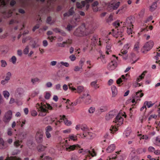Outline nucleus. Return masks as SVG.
Masks as SVG:
<instances>
[{
  "mask_svg": "<svg viewBox=\"0 0 160 160\" xmlns=\"http://www.w3.org/2000/svg\"><path fill=\"white\" fill-rule=\"evenodd\" d=\"M74 35L77 37H82L87 35L86 28L82 26L77 28L73 33Z\"/></svg>",
  "mask_w": 160,
  "mask_h": 160,
  "instance_id": "1",
  "label": "nucleus"
},
{
  "mask_svg": "<svg viewBox=\"0 0 160 160\" xmlns=\"http://www.w3.org/2000/svg\"><path fill=\"white\" fill-rule=\"evenodd\" d=\"M41 105L37 103L36 105V107L38 111H40L39 115L41 116H44L46 114V111L47 110L46 109V106L45 105H42V103H41Z\"/></svg>",
  "mask_w": 160,
  "mask_h": 160,
  "instance_id": "2",
  "label": "nucleus"
},
{
  "mask_svg": "<svg viewBox=\"0 0 160 160\" xmlns=\"http://www.w3.org/2000/svg\"><path fill=\"white\" fill-rule=\"evenodd\" d=\"M43 133L41 131H38L36 133L35 139L38 143H42L43 141Z\"/></svg>",
  "mask_w": 160,
  "mask_h": 160,
  "instance_id": "3",
  "label": "nucleus"
},
{
  "mask_svg": "<svg viewBox=\"0 0 160 160\" xmlns=\"http://www.w3.org/2000/svg\"><path fill=\"white\" fill-rule=\"evenodd\" d=\"M134 22V20L132 17H129L127 18L125 22H124V26L126 27L127 28L132 27L133 28V24Z\"/></svg>",
  "mask_w": 160,
  "mask_h": 160,
  "instance_id": "4",
  "label": "nucleus"
},
{
  "mask_svg": "<svg viewBox=\"0 0 160 160\" xmlns=\"http://www.w3.org/2000/svg\"><path fill=\"white\" fill-rule=\"evenodd\" d=\"M12 117V112L10 111H8L6 112L3 118V121L5 123L8 122Z\"/></svg>",
  "mask_w": 160,
  "mask_h": 160,
  "instance_id": "5",
  "label": "nucleus"
},
{
  "mask_svg": "<svg viewBox=\"0 0 160 160\" xmlns=\"http://www.w3.org/2000/svg\"><path fill=\"white\" fill-rule=\"evenodd\" d=\"M154 42L153 41L150 40L146 42L143 46V48L147 51L150 50L153 47Z\"/></svg>",
  "mask_w": 160,
  "mask_h": 160,
  "instance_id": "6",
  "label": "nucleus"
},
{
  "mask_svg": "<svg viewBox=\"0 0 160 160\" xmlns=\"http://www.w3.org/2000/svg\"><path fill=\"white\" fill-rule=\"evenodd\" d=\"M123 118L120 115H118L116 117L115 121L113 122L117 123V125L120 126L123 123Z\"/></svg>",
  "mask_w": 160,
  "mask_h": 160,
  "instance_id": "7",
  "label": "nucleus"
},
{
  "mask_svg": "<svg viewBox=\"0 0 160 160\" xmlns=\"http://www.w3.org/2000/svg\"><path fill=\"white\" fill-rule=\"evenodd\" d=\"M116 115L115 112L111 111L107 114L105 116V119L107 121L110 120Z\"/></svg>",
  "mask_w": 160,
  "mask_h": 160,
  "instance_id": "8",
  "label": "nucleus"
},
{
  "mask_svg": "<svg viewBox=\"0 0 160 160\" xmlns=\"http://www.w3.org/2000/svg\"><path fill=\"white\" fill-rule=\"evenodd\" d=\"M117 66V63L114 61H112L109 63L108 68L110 70L114 69Z\"/></svg>",
  "mask_w": 160,
  "mask_h": 160,
  "instance_id": "9",
  "label": "nucleus"
},
{
  "mask_svg": "<svg viewBox=\"0 0 160 160\" xmlns=\"http://www.w3.org/2000/svg\"><path fill=\"white\" fill-rule=\"evenodd\" d=\"M23 90L22 88H18L15 91V96L17 98H19L23 93Z\"/></svg>",
  "mask_w": 160,
  "mask_h": 160,
  "instance_id": "10",
  "label": "nucleus"
},
{
  "mask_svg": "<svg viewBox=\"0 0 160 160\" xmlns=\"http://www.w3.org/2000/svg\"><path fill=\"white\" fill-rule=\"evenodd\" d=\"M130 45L129 44H127L125 45L124 47V50L122 49L121 50V53H122V55L121 54H119V55H122L123 57L124 55H125L127 53V51L126 50V49H128L130 47Z\"/></svg>",
  "mask_w": 160,
  "mask_h": 160,
  "instance_id": "11",
  "label": "nucleus"
},
{
  "mask_svg": "<svg viewBox=\"0 0 160 160\" xmlns=\"http://www.w3.org/2000/svg\"><path fill=\"white\" fill-rule=\"evenodd\" d=\"M75 13L74 8L73 7H72L67 12L64 14L63 16L65 17H69L70 16L73 15Z\"/></svg>",
  "mask_w": 160,
  "mask_h": 160,
  "instance_id": "12",
  "label": "nucleus"
},
{
  "mask_svg": "<svg viewBox=\"0 0 160 160\" xmlns=\"http://www.w3.org/2000/svg\"><path fill=\"white\" fill-rule=\"evenodd\" d=\"M115 148L116 147L114 144L110 145L107 148L106 151L108 152H111L115 150Z\"/></svg>",
  "mask_w": 160,
  "mask_h": 160,
  "instance_id": "13",
  "label": "nucleus"
},
{
  "mask_svg": "<svg viewBox=\"0 0 160 160\" xmlns=\"http://www.w3.org/2000/svg\"><path fill=\"white\" fill-rule=\"evenodd\" d=\"M29 45L32 48H36L39 46V45L37 42L34 40H32L30 41Z\"/></svg>",
  "mask_w": 160,
  "mask_h": 160,
  "instance_id": "14",
  "label": "nucleus"
},
{
  "mask_svg": "<svg viewBox=\"0 0 160 160\" xmlns=\"http://www.w3.org/2000/svg\"><path fill=\"white\" fill-rule=\"evenodd\" d=\"M86 4V2L85 1H82L81 3L77 2H76V6L78 8L81 9L84 7Z\"/></svg>",
  "mask_w": 160,
  "mask_h": 160,
  "instance_id": "15",
  "label": "nucleus"
},
{
  "mask_svg": "<svg viewBox=\"0 0 160 160\" xmlns=\"http://www.w3.org/2000/svg\"><path fill=\"white\" fill-rule=\"evenodd\" d=\"M76 147H78L79 148H80V146L78 145H70V146H69L68 147L66 148V149L67 151H71L72 150H74V149H75V148Z\"/></svg>",
  "mask_w": 160,
  "mask_h": 160,
  "instance_id": "16",
  "label": "nucleus"
},
{
  "mask_svg": "<svg viewBox=\"0 0 160 160\" xmlns=\"http://www.w3.org/2000/svg\"><path fill=\"white\" fill-rule=\"evenodd\" d=\"M61 120L63 119L64 120L65 124L67 126H70L71 124V122L70 121L68 120L65 118V115H63L62 117L60 119Z\"/></svg>",
  "mask_w": 160,
  "mask_h": 160,
  "instance_id": "17",
  "label": "nucleus"
},
{
  "mask_svg": "<svg viewBox=\"0 0 160 160\" xmlns=\"http://www.w3.org/2000/svg\"><path fill=\"white\" fill-rule=\"evenodd\" d=\"M112 96L115 97L117 94V90L115 86H113L111 87Z\"/></svg>",
  "mask_w": 160,
  "mask_h": 160,
  "instance_id": "18",
  "label": "nucleus"
},
{
  "mask_svg": "<svg viewBox=\"0 0 160 160\" xmlns=\"http://www.w3.org/2000/svg\"><path fill=\"white\" fill-rule=\"evenodd\" d=\"M0 147L1 149H4L7 147L4 141L2 138H0Z\"/></svg>",
  "mask_w": 160,
  "mask_h": 160,
  "instance_id": "19",
  "label": "nucleus"
},
{
  "mask_svg": "<svg viewBox=\"0 0 160 160\" xmlns=\"http://www.w3.org/2000/svg\"><path fill=\"white\" fill-rule=\"evenodd\" d=\"M46 147L42 144H40L38 146V150L39 152H42L44 151L46 149Z\"/></svg>",
  "mask_w": 160,
  "mask_h": 160,
  "instance_id": "20",
  "label": "nucleus"
},
{
  "mask_svg": "<svg viewBox=\"0 0 160 160\" xmlns=\"http://www.w3.org/2000/svg\"><path fill=\"white\" fill-rule=\"evenodd\" d=\"M120 5V2H118L116 3H113L111 4V7L113 9L115 10L117 9L119 7Z\"/></svg>",
  "mask_w": 160,
  "mask_h": 160,
  "instance_id": "21",
  "label": "nucleus"
},
{
  "mask_svg": "<svg viewBox=\"0 0 160 160\" xmlns=\"http://www.w3.org/2000/svg\"><path fill=\"white\" fill-rule=\"evenodd\" d=\"M142 92V91L141 90L139 92H136V95L135 96V98L136 100H138V98L139 97L141 98L142 97L143 95V93H140V92Z\"/></svg>",
  "mask_w": 160,
  "mask_h": 160,
  "instance_id": "22",
  "label": "nucleus"
},
{
  "mask_svg": "<svg viewBox=\"0 0 160 160\" xmlns=\"http://www.w3.org/2000/svg\"><path fill=\"white\" fill-rule=\"evenodd\" d=\"M22 140H16L14 142L13 145L15 147L18 148L21 145V143H22Z\"/></svg>",
  "mask_w": 160,
  "mask_h": 160,
  "instance_id": "23",
  "label": "nucleus"
},
{
  "mask_svg": "<svg viewBox=\"0 0 160 160\" xmlns=\"http://www.w3.org/2000/svg\"><path fill=\"white\" fill-rule=\"evenodd\" d=\"M109 131L111 133L113 134L114 132L118 131V129L116 126H112L110 128Z\"/></svg>",
  "mask_w": 160,
  "mask_h": 160,
  "instance_id": "24",
  "label": "nucleus"
},
{
  "mask_svg": "<svg viewBox=\"0 0 160 160\" xmlns=\"http://www.w3.org/2000/svg\"><path fill=\"white\" fill-rule=\"evenodd\" d=\"M78 152L79 153H82V154L84 155L86 153H90V151L88 149L84 150L82 148L79 150Z\"/></svg>",
  "mask_w": 160,
  "mask_h": 160,
  "instance_id": "25",
  "label": "nucleus"
},
{
  "mask_svg": "<svg viewBox=\"0 0 160 160\" xmlns=\"http://www.w3.org/2000/svg\"><path fill=\"white\" fill-rule=\"evenodd\" d=\"M157 7V4L156 2L153 3L150 8V10L152 12L155 10Z\"/></svg>",
  "mask_w": 160,
  "mask_h": 160,
  "instance_id": "26",
  "label": "nucleus"
},
{
  "mask_svg": "<svg viewBox=\"0 0 160 160\" xmlns=\"http://www.w3.org/2000/svg\"><path fill=\"white\" fill-rule=\"evenodd\" d=\"M147 72L146 71H144V72H143V73L141 75H140L139 77L137 79V81L138 82H139L143 78L145 74Z\"/></svg>",
  "mask_w": 160,
  "mask_h": 160,
  "instance_id": "27",
  "label": "nucleus"
},
{
  "mask_svg": "<svg viewBox=\"0 0 160 160\" xmlns=\"http://www.w3.org/2000/svg\"><path fill=\"white\" fill-rule=\"evenodd\" d=\"M140 44L139 42H136L134 46L133 50L134 51L138 52L139 49Z\"/></svg>",
  "mask_w": 160,
  "mask_h": 160,
  "instance_id": "28",
  "label": "nucleus"
},
{
  "mask_svg": "<svg viewBox=\"0 0 160 160\" xmlns=\"http://www.w3.org/2000/svg\"><path fill=\"white\" fill-rule=\"evenodd\" d=\"M68 42L67 41L63 42L62 43H58L56 44V45L58 47H65V44H67Z\"/></svg>",
  "mask_w": 160,
  "mask_h": 160,
  "instance_id": "29",
  "label": "nucleus"
},
{
  "mask_svg": "<svg viewBox=\"0 0 160 160\" xmlns=\"http://www.w3.org/2000/svg\"><path fill=\"white\" fill-rule=\"evenodd\" d=\"M77 90V92L79 93H80L83 91L84 87L81 86H78V87Z\"/></svg>",
  "mask_w": 160,
  "mask_h": 160,
  "instance_id": "30",
  "label": "nucleus"
},
{
  "mask_svg": "<svg viewBox=\"0 0 160 160\" xmlns=\"http://www.w3.org/2000/svg\"><path fill=\"white\" fill-rule=\"evenodd\" d=\"M69 140H72L74 141H76L77 140V136L74 135L73 134L69 135Z\"/></svg>",
  "mask_w": 160,
  "mask_h": 160,
  "instance_id": "31",
  "label": "nucleus"
},
{
  "mask_svg": "<svg viewBox=\"0 0 160 160\" xmlns=\"http://www.w3.org/2000/svg\"><path fill=\"white\" fill-rule=\"evenodd\" d=\"M97 81H95L92 82L91 83V85L94 88L96 89L99 88L98 85L97 84Z\"/></svg>",
  "mask_w": 160,
  "mask_h": 160,
  "instance_id": "32",
  "label": "nucleus"
},
{
  "mask_svg": "<svg viewBox=\"0 0 160 160\" xmlns=\"http://www.w3.org/2000/svg\"><path fill=\"white\" fill-rule=\"evenodd\" d=\"M1 63V67H5L7 65V63L6 61L4 60H2L0 61Z\"/></svg>",
  "mask_w": 160,
  "mask_h": 160,
  "instance_id": "33",
  "label": "nucleus"
},
{
  "mask_svg": "<svg viewBox=\"0 0 160 160\" xmlns=\"http://www.w3.org/2000/svg\"><path fill=\"white\" fill-rule=\"evenodd\" d=\"M46 22L48 23L51 25L54 23V21L52 20L51 18L49 17L47 18Z\"/></svg>",
  "mask_w": 160,
  "mask_h": 160,
  "instance_id": "34",
  "label": "nucleus"
},
{
  "mask_svg": "<svg viewBox=\"0 0 160 160\" xmlns=\"http://www.w3.org/2000/svg\"><path fill=\"white\" fill-rule=\"evenodd\" d=\"M79 19V17L74 18V20L72 19V20L71 21L70 23L72 24H76V22L78 21Z\"/></svg>",
  "mask_w": 160,
  "mask_h": 160,
  "instance_id": "35",
  "label": "nucleus"
},
{
  "mask_svg": "<svg viewBox=\"0 0 160 160\" xmlns=\"http://www.w3.org/2000/svg\"><path fill=\"white\" fill-rule=\"evenodd\" d=\"M74 24H72L71 23H69L67 26L66 29L69 31L71 30L72 28L74 27Z\"/></svg>",
  "mask_w": 160,
  "mask_h": 160,
  "instance_id": "36",
  "label": "nucleus"
},
{
  "mask_svg": "<svg viewBox=\"0 0 160 160\" xmlns=\"http://www.w3.org/2000/svg\"><path fill=\"white\" fill-rule=\"evenodd\" d=\"M92 102V99L90 95L86 98L85 101V102L87 104H89L91 103Z\"/></svg>",
  "mask_w": 160,
  "mask_h": 160,
  "instance_id": "37",
  "label": "nucleus"
},
{
  "mask_svg": "<svg viewBox=\"0 0 160 160\" xmlns=\"http://www.w3.org/2000/svg\"><path fill=\"white\" fill-rule=\"evenodd\" d=\"M27 134V133L25 132H22L20 135V136L21 137L20 139L22 140L24 139L26 137Z\"/></svg>",
  "mask_w": 160,
  "mask_h": 160,
  "instance_id": "38",
  "label": "nucleus"
},
{
  "mask_svg": "<svg viewBox=\"0 0 160 160\" xmlns=\"http://www.w3.org/2000/svg\"><path fill=\"white\" fill-rule=\"evenodd\" d=\"M132 28H131V27H129V28H127V32L128 33L129 35L132 34L133 33V31L132 30ZM132 35H131V37H132Z\"/></svg>",
  "mask_w": 160,
  "mask_h": 160,
  "instance_id": "39",
  "label": "nucleus"
},
{
  "mask_svg": "<svg viewBox=\"0 0 160 160\" xmlns=\"http://www.w3.org/2000/svg\"><path fill=\"white\" fill-rule=\"evenodd\" d=\"M5 160H21V158L16 157L8 158Z\"/></svg>",
  "mask_w": 160,
  "mask_h": 160,
  "instance_id": "40",
  "label": "nucleus"
},
{
  "mask_svg": "<svg viewBox=\"0 0 160 160\" xmlns=\"http://www.w3.org/2000/svg\"><path fill=\"white\" fill-rule=\"evenodd\" d=\"M111 47L110 44H108L107 45L106 47V53L107 54H109V52H110V48H111Z\"/></svg>",
  "mask_w": 160,
  "mask_h": 160,
  "instance_id": "41",
  "label": "nucleus"
},
{
  "mask_svg": "<svg viewBox=\"0 0 160 160\" xmlns=\"http://www.w3.org/2000/svg\"><path fill=\"white\" fill-rule=\"evenodd\" d=\"M3 94L5 98H8L9 96V93L7 91H4Z\"/></svg>",
  "mask_w": 160,
  "mask_h": 160,
  "instance_id": "42",
  "label": "nucleus"
},
{
  "mask_svg": "<svg viewBox=\"0 0 160 160\" xmlns=\"http://www.w3.org/2000/svg\"><path fill=\"white\" fill-rule=\"evenodd\" d=\"M155 144L157 146H160V137L156 138Z\"/></svg>",
  "mask_w": 160,
  "mask_h": 160,
  "instance_id": "43",
  "label": "nucleus"
},
{
  "mask_svg": "<svg viewBox=\"0 0 160 160\" xmlns=\"http://www.w3.org/2000/svg\"><path fill=\"white\" fill-rule=\"evenodd\" d=\"M17 58L15 56H13L10 60V61L12 62L13 64H15L16 62Z\"/></svg>",
  "mask_w": 160,
  "mask_h": 160,
  "instance_id": "44",
  "label": "nucleus"
},
{
  "mask_svg": "<svg viewBox=\"0 0 160 160\" xmlns=\"http://www.w3.org/2000/svg\"><path fill=\"white\" fill-rule=\"evenodd\" d=\"M12 129L11 128H8L7 130V134L9 136H11L12 135Z\"/></svg>",
  "mask_w": 160,
  "mask_h": 160,
  "instance_id": "45",
  "label": "nucleus"
},
{
  "mask_svg": "<svg viewBox=\"0 0 160 160\" xmlns=\"http://www.w3.org/2000/svg\"><path fill=\"white\" fill-rule=\"evenodd\" d=\"M52 128L51 126H48L45 128V132H50L52 131Z\"/></svg>",
  "mask_w": 160,
  "mask_h": 160,
  "instance_id": "46",
  "label": "nucleus"
},
{
  "mask_svg": "<svg viewBox=\"0 0 160 160\" xmlns=\"http://www.w3.org/2000/svg\"><path fill=\"white\" fill-rule=\"evenodd\" d=\"M11 76V72H8L6 74V76L5 77V79H6V81H8L10 79V77Z\"/></svg>",
  "mask_w": 160,
  "mask_h": 160,
  "instance_id": "47",
  "label": "nucleus"
},
{
  "mask_svg": "<svg viewBox=\"0 0 160 160\" xmlns=\"http://www.w3.org/2000/svg\"><path fill=\"white\" fill-rule=\"evenodd\" d=\"M153 104L151 103V102L145 101L144 103V105H147L148 107L149 108L153 105Z\"/></svg>",
  "mask_w": 160,
  "mask_h": 160,
  "instance_id": "48",
  "label": "nucleus"
},
{
  "mask_svg": "<svg viewBox=\"0 0 160 160\" xmlns=\"http://www.w3.org/2000/svg\"><path fill=\"white\" fill-rule=\"evenodd\" d=\"M29 46H27L23 50V53L25 54H27L29 52Z\"/></svg>",
  "mask_w": 160,
  "mask_h": 160,
  "instance_id": "49",
  "label": "nucleus"
},
{
  "mask_svg": "<svg viewBox=\"0 0 160 160\" xmlns=\"http://www.w3.org/2000/svg\"><path fill=\"white\" fill-rule=\"evenodd\" d=\"M39 81H40V79L37 78H32L31 79V82L33 84H34L35 82H38Z\"/></svg>",
  "mask_w": 160,
  "mask_h": 160,
  "instance_id": "50",
  "label": "nucleus"
},
{
  "mask_svg": "<svg viewBox=\"0 0 160 160\" xmlns=\"http://www.w3.org/2000/svg\"><path fill=\"white\" fill-rule=\"evenodd\" d=\"M95 111V108L93 107H90L88 110L89 112L91 114L93 113Z\"/></svg>",
  "mask_w": 160,
  "mask_h": 160,
  "instance_id": "51",
  "label": "nucleus"
},
{
  "mask_svg": "<svg viewBox=\"0 0 160 160\" xmlns=\"http://www.w3.org/2000/svg\"><path fill=\"white\" fill-rule=\"evenodd\" d=\"M82 69V68L80 66L79 67L78 66H76L75 67L74 69V71L75 72H77L80 71Z\"/></svg>",
  "mask_w": 160,
  "mask_h": 160,
  "instance_id": "52",
  "label": "nucleus"
},
{
  "mask_svg": "<svg viewBox=\"0 0 160 160\" xmlns=\"http://www.w3.org/2000/svg\"><path fill=\"white\" fill-rule=\"evenodd\" d=\"M69 58L72 61H75L76 59V57H75V55L73 54H72L70 55L69 57Z\"/></svg>",
  "mask_w": 160,
  "mask_h": 160,
  "instance_id": "53",
  "label": "nucleus"
},
{
  "mask_svg": "<svg viewBox=\"0 0 160 160\" xmlns=\"http://www.w3.org/2000/svg\"><path fill=\"white\" fill-rule=\"evenodd\" d=\"M31 114L32 116L35 117L36 116L37 114V112L35 110H32L31 112Z\"/></svg>",
  "mask_w": 160,
  "mask_h": 160,
  "instance_id": "54",
  "label": "nucleus"
},
{
  "mask_svg": "<svg viewBox=\"0 0 160 160\" xmlns=\"http://www.w3.org/2000/svg\"><path fill=\"white\" fill-rule=\"evenodd\" d=\"M90 95L88 93H85L83 94L82 97H81V98L83 99V98H84L86 99V98H87Z\"/></svg>",
  "mask_w": 160,
  "mask_h": 160,
  "instance_id": "55",
  "label": "nucleus"
},
{
  "mask_svg": "<svg viewBox=\"0 0 160 160\" xmlns=\"http://www.w3.org/2000/svg\"><path fill=\"white\" fill-rule=\"evenodd\" d=\"M107 110V107H101L99 109V110L102 112L106 111Z\"/></svg>",
  "mask_w": 160,
  "mask_h": 160,
  "instance_id": "56",
  "label": "nucleus"
},
{
  "mask_svg": "<svg viewBox=\"0 0 160 160\" xmlns=\"http://www.w3.org/2000/svg\"><path fill=\"white\" fill-rule=\"evenodd\" d=\"M60 63L61 64V65H63L67 67H68L69 66V64L67 62H61Z\"/></svg>",
  "mask_w": 160,
  "mask_h": 160,
  "instance_id": "57",
  "label": "nucleus"
},
{
  "mask_svg": "<svg viewBox=\"0 0 160 160\" xmlns=\"http://www.w3.org/2000/svg\"><path fill=\"white\" fill-rule=\"evenodd\" d=\"M39 25L38 24H37L34 26L32 29L33 32H35L36 29H38L39 28Z\"/></svg>",
  "mask_w": 160,
  "mask_h": 160,
  "instance_id": "58",
  "label": "nucleus"
},
{
  "mask_svg": "<svg viewBox=\"0 0 160 160\" xmlns=\"http://www.w3.org/2000/svg\"><path fill=\"white\" fill-rule=\"evenodd\" d=\"M148 150L150 152H153L155 150V149L154 147L150 146L148 148Z\"/></svg>",
  "mask_w": 160,
  "mask_h": 160,
  "instance_id": "59",
  "label": "nucleus"
},
{
  "mask_svg": "<svg viewBox=\"0 0 160 160\" xmlns=\"http://www.w3.org/2000/svg\"><path fill=\"white\" fill-rule=\"evenodd\" d=\"M113 24L115 27H116V28H117L120 26V23L118 21L114 22Z\"/></svg>",
  "mask_w": 160,
  "mask_h": 160,
  "instance_id": "60",
  "label": "nucleus"
},
{
  "mask_svg": "<svg viewBox=\"0 0 160 160\" xmlns=\"http://www.w3.org/2000/svg\"><path fill=\"white\" fill-rule=\"evenodd\" d=\"M50 96L51 95L49 93L46 92L45 96V98L46 99H48L50 98Z\"/></svg>",
  "mask_w": 160,
  "mask_h": 160,
  "instance_id": "61",
  "label": "nucleus"
},
{
  "mask_svg": "<svg viewBox=\"0 0 160 160\" xmlns=\"http://www.w3.org/2000/svg\"><path fill=\"white\" fill-rule=\"evenodd\" d=\"M52 30L56 33H60L61 30L58 28H56L52 29Z\"/></svg>",
  "mask_w": 160,
  "mask_h": 160,
  "instance_id": "62",
  "label": "nucleus"
},
{
  "mask_svg": "<svg viewBox=\"0 0 160 160\" xmlns=\"http://www.w3.org/2000/svg\"><path fill=\"white\" fill-rule=\"evenodd\" d=\"M45 134L47 138L49 139L51 137V135L50 132H45Z\"/></svg>",
  "mask_w": 160,
  "mask_h": 160,
  "instance_id": "63",
  "label": "nucleus"
},
{
  "mask_svg": "<svg viewBox=\"0 0 160 160\" xmlns=\"http://www.w3.org/2000/svg\"><path fill=\"white\" fill-rule=\"evenodd\" d=\"M98 4V2L97 1H95L92 4V7H97Z\"/></svg>",
  "mask_w": 160,
  "mask_h": 160,
  "instance_id": "64",
  "label": "nucleus"
}]
</instances>
